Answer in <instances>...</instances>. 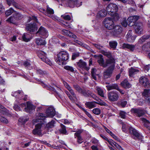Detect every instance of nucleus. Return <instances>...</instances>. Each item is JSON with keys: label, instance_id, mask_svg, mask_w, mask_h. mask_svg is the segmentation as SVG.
I'll list each match as a JSON object with an SVG mask.
<instances>
[{"label": "nucleus", "instance_id": "obj_48", "mask_svg": "<svg viewBox=\"0 0 150 150\" xmlns=\"http://www.w3.org/2000/svg\"><path fill=\"white\" fill-rule=\"evenodd\" d=\"M64 68L67 71L71 72H74V68L72 66L67 65L64 67Z\"/></svg>", "mask_w": 150, "mask_h": 150}, {"label": "nucleus", "instance_id": "obj_30", "mask_svg": "<svg viewBox=\"0 0 150 150\" xmlns=\"http://www.w3.org/2000/svg\"><path fill=\"white\" fill-rule=\"evenodd\" d=\"M36 44L38 45H44L46 44L45 40L40 38H38L35 39Z\"/></svg>", "mask_w": 150, "mask_h": 150}, {"label": "nucleus", "instance_id": "obj_58", "mask_svg": "<svg viewBox=\"0 0 150 150\" xmlns=\"http://www.w3.org/2000/svg\"><path fill=\"white\" fill-rule=\"evenodd\" d=\"M100 110L98 108L94 109L93 110V112L95 114L98 115L100 113Z\"/></svg>", "mask_w": 150, "mask_h": 150}, {"label": "nucleus", "instance_id": "obj_53", "mask_svg": "<svg viewBox=\"0 0 150 150\" xmlns=\"http://www.w3.org/2000/svg\"><path fill=\"white\" fill-rule=\"evenodd\" d=\"M122 129L123 132L126 133L128 129V128L127 125L124 123H122Z\"/></svg>", "mask_w": 150, "mask_h": 150}, {"label": "nucleus", "instance_id": "obj_22", "mask_svg": "<svg viewBox=\"0 0 150 150\" xmlns=\"http://www.w3.org/2000/svg\"><path fill=\"white\" fill-rule=\"evenodd\" d=\"M81 132L79 131L74 134L75 138H77V142L79 144L83 142V139L81 136Z\"/></svg>", "mask_w": 150, "mask_h": 150}, {"label": "nucleus", "instance_id": "obj_32", "mask_svg": "<svg viewBox=\"0 0 150 150\" xmlns=\"http://www.w3.org/2000/svg\"><path fill=\"white\" fill-rule=\"evenodd\" d=\"M45 15L50 17H51V15L54 13V10L48 6H47L46 11Z\"/></svg>", "mask_w": 150, "mask_h": 150}, {"label": "nucleus", "instance_id": "obj_4", "mask_svg": "<svg viewBox=\"0 0 150 150\" xmlns=\"http://www.w3.org/2000/svg\"><path fill=\"white\" fill-rule=\"evenodd\" d=\"M108 97L109 100L110 101L114 102L118 100L119 96L117 92L112 91L108 93Z\"/></svg>", "mask_w": 150, "mask_h": 150}, {"label": "nucleus", "instance_id": "obj_34", "mask_svg": "<svg viewBox=\"0 0 150 150\" xmlns=\"http://www.w3.org/2000/svg\"><path fill=\"white\" fill-rule=\"evenodd\" d=\"M96 89L97 90L98 94L99 95L102 97L105 98H106V97H105L104 95L103 91L102 88H101L97 86L96 87Z\"/></svg>", "mask_w": 150, "mask_h": 150}, {"label": "nucleus", "instance_id": "obj_17", "mask_svg": "<svg viewBox=\"0 0 150 150\" xmlns=\"http://www.w3.org/2000/svg\"><path fill=\"white\" fill-rule=\"evenodd\" d=\"M46 117H47L46 115H45L43 113L37 112L36 113V119L33 120V122L34 123L38 121L37 120H44Z\"/></svg>", "mask_w": 150, "mask_h": 150}, {"label": "nucleus", "instance_id": "obj_27", "mask_svg": "<svg viewBox=\"0 0 150 150\" xmlns=\"http://www.w3.org/2000/svg\"><path fill=\"white\" fill-rule=\"evenodd\" d=\"M23 41L25 42H28L31 39L30 34L27 33H24L22 36Z\"/></svg>", "mask_w": 150, "mask_h": 150}, {"label": "nucleus", "instance_id": "obj_42", "mask_svg": "<svg viewBox=\"0 0 150 150\" xmlns=\"http://www.w3.org/2000/svg\"><path fill=\"white\" fill-rule=\"evenodd\" d=\"M142 95L146 98H147L150 96V91L149 89H145L142 93Z\"/></svg>", "mask_w": 150, "mask_h": 150}, {"label": "nucleus", "instance_id": "obj_36", "mask_svg": "<svg viewBox=\"0 0 150 150\" xmlns=\"http://www.w3.org/2000/svg\"><path fill=\"white\" fill-rule=\"evenodd\" d=\"M122 47L124 48H127L131 51H133L135 48V46L127 44L124 43L123 44Z\"/></svg>", "mask_w": 150, "mask_h": 150}, {"label": "nucleus", "instance_id": "obj_5", "mask_svg": "<svg viewBox=\"0 0 150 150\" xmlns=\"http://www.w3.org/2000/svg\"><path fill=\"white\" fill-rule=\"evenodd\" d=\"M123 31L122 27L119 25L115 26L112 31L111 33L115 37H118L121 34Z\"/></svg>", "mask_w": 150, "mask_h": 150}, {"label": "nucleus", "instance_id": "obj_7", "mask_svg": "<svg viewBox=\"0 0 150 150\" xmlns=\"http://www.w3.org/2000/svg\"><path fill=\"white\" fill-rule=\"evenodd\" d=\"M37 54L39 57L43 62L50 65L52 64L51 61L46 57L45 54L43 51H37Z\"/></svg>", "mask_w": 150, "mask_h": 150}, {"label": "nucleus", "instance_id": "obj_8", "mask_svg": "<svg viewBox=\"0 0 150 150\" xmlns=\"http://www.w3.org/2000/svg\"><path fill=\"white\" fill-rule=\"evenodd\" d=\"M45 125L43 123H38L35 125V127L33 131V133L34 134H38L41 136L42 135L41 132L42 131V128L44 127Z\"/></svg>", "mask_w": 150, "mask_h": 150}, {"label": "nucleus", "instance_id": "obj_26", "mask_svg": "<svg viewBox=\"0 0 150 150\" xmlns=\"http://www.w3.org/2000/svg\"><path fill=\"white\" fill-rule=\"evenodd\" d=\"M35 109V106L30 102L27 103V107L25 108V111L28 112L29 110H32Z\"/></svg>", "mask_w": 150, "mask_h": 150}, {"label": "nucleus", "instance_id": "obj_56", "mask_svg": "<svg viewBox=\"0 0 150 150\" xmlns=\"http://www.w3.org/2000/svg\"><path fill=\"white\" fill-rule=\"evenodd\" d=\"M61 17L62 18L66 20L69 21L71 19V17L70 16L65 14L62 15Z\"/></svg>", "mask_w": 150, "mask_h": 150}, {"label": "nucleus", "instance_id": "obj_10", "mask_svg": "<svg viewBox=\"0 0 150 150\" xmlns=\"http://www.w3.org/2000/svg\"><path fill=\"white\" fill-rule=\"evenodd\" d=\"M37 33H39L40 36L43 38H47L48 35L46 29L42 26H41L39 28Z\"/></svg>", "mask_w": 150, "mask_h": 150}, {"label": "nucleus", "instance_id": "obj_21", "mask_svg": "<svg viewBox=\"0 0 150 150\" xmlns=\"http://www.w3.org/2000/svg\"><path fill=\"white\" fill-rule=\"evenodd\" d=\"M68 6L71 7H73L74 6L79 7L81 5V3H78V0H69L68 1Z\"/></svg>", "mask_w": 150, "mask_h": 150}, {"label": "nucleus", "instance_id": "obj_43", "mask_svg": "<svg viewBox=\"0 0 150 150\" xmlns=\"http://www.w3.org/2000/svg\"><path fill=\"white\" fill-rule=\"evenodd\" d=\"M97 71V69L96 68H93L91 69V75L93 78L95 80H96V72Z\"/></svg>", "mask_w": 150, "mask_h": 150}, {"label": "nucleus", "instance_id": "obj_44", "mask_svg": "<svg viewBox=\"0 0 150 150\" xmlns=\"http://www.w3.org/2000/svg\"><path fill=\"white\" fill-rule=\"evenodd\" d=\"M13 15L17 21L22 19L23 17V16L19 13H15Z\"/></svg>", "mask_w": 150, "mask_h": 150}, {"label": "nucleus", "instance_id": "obj_45", "mask_svg": "<svg viewBox=\"0 0 150 150\" xmlns=\"http://www.w3.org/2000/svg\"><path fill=\"white\" fill-rule=\"evenodd\" d=\"M23 94V91H18L14 92H12L11 94L12 96L15 97L17 98L18 95H21Z\"/></svg>", "mask_w": 150, "mask_h": 150}, {"label": "nucleus", "instance_id": "obj_46", "mask_svg": "<svg viewBox=\"0 0 150 150\" xmlns=\"http://www.w3.org/2000/svg\"><path fill=\"white\" fill-rule=\"evenodd\" d=\"M36 71L37 73L42 76L45 75L47 74V71H43L40 69H37Z\"/></svg>", "mask_w": 150, "mask_h": 150}, {"label": "nucleus", "instance_id": "obj_55", "mask_svg": "<svg viewBox=\"0 0 150 150\" xmlns=\"http://www.w3.org/2000/svg\"><path fill=\"white\" fill-rule=\"evenodd\" d=\"M79 52H78L73 53L72 56V59L73 60L75 59L77 57L79 56Z\"/></svg>", "mask_w": 150, "mask_h": 150}, {"label": "nucleus", "instance_id": "obj_6", "mask_svg": "<svg viewBox=\"0 0 150 150\" xmlns=\"http://www.w3.org/2000/svg\"><path fill=\"white\" fill-rule=\"evenodd\" d=\"M106 10L108 14L110 15L116 13L118 10V7L116 4L111 3L107 6Z\"/></svg>", "mask_w": 150, "mask_h": 150}, {"label": "nucleus", "instance_id": "obj_24", "mask_svg": "<svg viewBox=\"0 0 150 150\" xmlns=\"http://www.w3.org/2000/svg\"><path fill=\"white\" fill-rule=\"evenodd\" d=\"M7 4L9 6H11V4L14 6L15 8L18 9H21V6L16 2H15L13 0H6Z\"/></svg>", "mask_w": 150, "mask_h": 150}, {"label": "nucleus", "instance_id": "obj_63", "mask_svg": "<svg viewBox=\"0 0 150 150\" xmlns=\"http://www.w3.org/2000/svg\"><path fill=\"white\" fill-rule=\"evenodd\" d=\"M102 53L104 55L106 56L109 58L110 57L112 56L111 53L110 52H105V51H103L102 52Z\"/></svg>", "mask_w": 150, "mask_h": 150}, {"label": "nucleus", "instance_id": "obj_57", "mask_svg": "<svg viewBox=\"0 0 150 150\" xmlns=\"http://www.w3.org/2000/svg\"><path fill=\"white\" fill-rule=\"evenodd\" d=\"M0 121L6 124L8 123V121L6 118L1 116H0Z\"/></svg>", "mask_w": 150, "mask_h": 150}, {"label": "nucleus", "instance_id": "obj_18", "mask_svg": "<svg viewBox=\"0 0 150 150\" xmlns=\"http://www.w3.org/2000/svg\"><path fill=\"white\" fill-rule=\"evenodd\" d=\"M114 60V59L113 58H110L109 59H107L106 61V62L105 63L103 58L100 57L98 59V62L100 66L104 67H105L107 66H110V65L111 64L110 63L109 64H107V61L108 60Z\"/></svg>", "mask_w": 150, "mask_h": 150}, {"label": "nucleus", "instance_id": "obj_15", "mask_svg": "<svg viewBox=\"0 0 150 150\" xmlns=\"http://www.w3.org/2000/svg\"><path fill=\"white\" fill-rule=\"evenodd\" d=\"M46 114L47 117H53L55 114L54 109L52 107H49L46 111Z\"/></svg>", "mask_w": 150, "mask_h": 150}, {"label": "nucleus", "instance_id": "obj_29", "mask_svg": "<svg viewBox=\"0 0 150 150\" xmlns=\"http://www.w3.org/2000/svg\"><path fill=\"white\" fill-rule=\"evenodd\" d=\"M85 105L89 109L93 108L96 106V102L95 101L86 102L85 103Z\"/></svg>", "mask_w": 150, "mask_h": 150}, {"label": "nucleus", "instance_id": "obj_62", "mask_svg": "<svg viewBox=\"0 0 150 150\" xmlns=\"http://www.w3.org/2000/svg\"><path fill=\"white\" fill-rule=\"evenodd\" d=\"M120 117L122 118L125 119V118L127 114L126 113L123 111H121L120 112Z\"/></svg>", "mask_w": 150, "mask_h": 150}, {"label": "nucleus", "instance_id": "obj_2", "mask_svg": "<svg viewBox=\"0 0 150 150\" xmlns=\"http://www.w3.org/2000/svg\"><path fill=\"white\" fill-rule=\"evenodd\" d=\"M107 62V64L110 63L111 64L109 66V67L104 71L103 74V77L105 79H107L111 76L115 67V60H108Z\"/></svg>", "mask_w": 150, "mask_h": 150}, {"label": "nucleus", "instance_id": "obj_54", "mask_svg": "<svg viewBox=\"0 0 150 150\" xmlns=\"http://www.w3.org/2000/svg\"><path fill=\"white\" fill-rule=\"evenodd\" d=\"M3 110H0V112L4 115H7L9 113V111L4 107L2 109Z\"/></svg>", "mask_w": 150, "mask_h": 150}, {"label": "nucleus", "instance_id": "obj_14", "mask_svg": "<svg viewBox=\"0 0 150 150\" xmlns=\"http://www.w3.org/2000/svg\"><path fill=\"white\" fill-rule=\"evenodd\" d=\"M76 64L78 67L83 70L88 71L89 70V68L87 67L86 63L81 59L79 60Z\"/></svg>", "mask_w": 150, "mask_h": 150}, {"label": "nucleus", "instance_id": "obj_12", "mask_svg": "<svg viewBox=\"0 0 150 150\" xmlns=\"http://www.w3.org/2000/svg\"><path fill=\"white\" fill-rule=\"evenodd\" d=\"M140 83L144 86L147 88L150 87V83L147 78L142 76L139 79Z\"/></svg>", "mask_w": 150, "mask_h": 150}, {"label": "nucleus", "instance_id": "obj_59", "mask_svg": "<svg viewBox=\"0 0 150 150\" xmlns=\"http://www.w3.org/2000/svg\"><path fill=\"white\" fill-rule=\"evenodd\" d=\"M74 87L79 93H81L83 90L78 85H74Z\"/></svg>", "mask_w": 150, "mask_h": 150}, {"label": "nucleus", "instance_id": "obj_31", "mask_svg": "<svg viewBox=\"0 0 150 150\" xmlns=\"http://www.w3.org/2000/svg\"><path fill=\"white\" fill-rule=\"evenodd\" d=\"M103 23L105 26H108V25L109 23L112 24L113 22L111 18H107L105 19Z\"/></svg>", "mask_w": 150, "mask_h": 150}, {"label": "nucleus", "instance_id": "obj_60", "mask_svg": "<svg viewBox=\"0 0 150 150\" xmlns=\"http://www.w3.org/2000/svg\"><path fill=\"white\" fill-rule=\"evenodd\" d=\"M98 101V102H96V104H97L102 106H108V105L106 103L102 101L101 100H99V101Z\"/></svg>", "mask_w": 150, "mask_h": 150}, {"label": "nucleus", "instance_id": "obj_35", "mask_svg": "<svg viewBox=\"0 0 150 150\" xmlns=\"http://www.w3.org/2000/svg\"><path fill=\"white\" fill-rule=\"evenodd\" d=\"M141 120L144 123V126L148 129H150V122L144 118H141Z\"/></svg>", "mask_w": 150, "mask_h": 150}, {"label": "nucleus", "instance_id": "obj_64", "mask_svg": "<svg viewBox=\"0 0 150 150\" xmlns=\"http://www.w3.org/2000/svg\"><path fill=\"white\" fill-rule=\"evenodd\" d=\"M23 65L25 67H30V62L28 60H26L24 62Z\"/></svg>", "mask_w": 150, "mask_h": 150}, {"label": "nucleus", "instance_id": "obj_50", "mask_svg": "<svg viewBox=\"0 0 150 150\" xmlns=\"http://www.w3.org/2000/svg\"><path fill=\"white\" fill-rule=\"evenodd\" d=\"M80 108L85 112V113L91 119L94 121V119L91 115L88 113L86 110L82 107H80Z\"/></svg>", "mask_w": 150, "mask_h": 150}, {"label": "nucleus", "instance_id": "obj_23", "mask_svg": "<svg viewBox=\"0 0 150 150\" xmlns=\"http://www.w3.org/2000/svg\"><path fill=\"white\" fill-rule=\"evenodd\" d=\"M133 112L137 115L139 117L144 114L145 112V111L144 110L141 109H134Z\"/></svg>", "mask_w": 150, "mask_h": 150}, {"label": "nucleus", "instance_id": "obj_51", "mask_svg": "<svg viewBox=\"0 0 150 150\" xmlns=\"http://www.w3.org/2000/svg\"><path fill=\"white\" fill-rule=\"evenodd\" d=\"M110 15L112 16V19L115 21L118 20L119 18L118 14L116 13Z\"/></svg>", "mask_w": 150, "mask_h": 150}, {"label": "nucleus", "instance_id": "obj_9", "mask_svg": "<svg viewBox=\"0 0 150 150\" xmlns=\"http://www.w3.org/2000/svg\"><path fill=\"white\" fill-rule=\"evenodd\" d=\"M135 33L138 35L143 33V25L142 23H137L134 26Z\"/></svg>", "mask_w": 150, "mask_h": 150}, {"label": "nucleus", "instance_id": "obj_28", "mask_svg": "<svg viewBox=\"0 0 150 150\" xmlns=\"http://www.w3.org/2000/svg\"><path fill=\"white\" fill-rule=\"evenodd\" d=\"M139 72V71L136 69L131 67L129 70V75L130 76L132 77L135 74Z\"/></svg>", "mask_w": 150, "mask_h": 150}, {"label": "nucleus", "instance_id": "obj_20", "mask_svg": "<svg viewBox=\"0 0 150 150\" xmlns=\"http://www.w3.org/2000/svg\"><path fill=\"white\" fill-rule=\"evenodd\" d=\"M62 33L64 35H67L74 39L77 38L76 36L71 32L66 30H62Z\"/></svg>", "mask_w": 150, "mask_h": 150}, {"label": "nucleus", "instance_id": "obj_16", "mask_svg": "<svg viewBox=\"0 0 150 150\" xmlns=\"http://www.w3.org/2000/svg\"><path fill=\"white\" fill-rule=\"evenodd\" d=\"M65 87L69 91V93L75 99H77L76 94L69 84L64 80L62 81Z\"/></svg>", "mask_w": 150, "mask_h": 150}, {"label": "nucleus", "instance_id": "obj_41", "mask_svg": "<svg viewBox=\"0 0 150 150\" xmlns=\"http://www.w3.org/2000/svg\"><path fill=\"white\" fill-rule=\"evenodd\" d=\"M149 38V35H144L140 38L139 41V43L142 44L146 40Z\"/></svg>", "mask_w": 150, "mask_h": 150}, {"label": "nucleus", "instance_id": "obj_37", "mask_svg": "<svg viewBox=\"0 0 150 150\" xmlns=\"http://www.w3.org/2000/svg\"><path fill=\"white\" fill-rule=\"evenodd\" d=\"M107 14V12L105 10H102L99 11L97 14V16L100 17L105 16Z\"/></svg>", "mask_w": 150, "mask_h": 150}, {"label": "nucleus", "instance_id": "obj_25", "mask_svg": "<svg viewBox=\"0 0 150 150\" xmlns=\"http://www.w3.org/2000/svg\"><path fill=\"white\" fill-rule=\"evenodd\" d=\"M106 87L108 91L112 90H118V86L117 84L114 83L107 85Z\"/></svg>", "mask_w": 150, "mask_h": 150}, {"label": "nucleus", "instance_id": "obj_33", "mask_svg": "<svg viewBox=\"0 0 150 150\" xmlns=\"http://www.w3.org/2000/svg\"><path fill=\"white\" fill-rule=\"evenodd\" d=\"M120 84L123 87L125 88H129L131 87L127 79H125Z\"/></svg>", "mask_w": 150, "mask_h": 150}, {"label": "nucleus", "instance_id": "obj_40", "mask_svg": "<svg viewBox=\"0 0 150 150\" xmlns=\"http://www.w3.org/2000/svg\"><path fill=\"white\" fill-rule=\"evenodd\" d=\"M142 50L145 51L150 50V42L145 44L142 47Z\"/></svg>", "mask_w": 150, "mask_h": 150}, {"label": "nucleus", "instance_id": "obj_39", "mask_svg": "<svg viewBox=\"0 0 150 150\" xmlns=\"http://www.w3.org/2000/svg\"><path fill=\"white\" fill-rule=\"evenodd\" d=\"M54 120H52L50 122L47 124L45 129H49L50 128H53L54 127Z\"/></svg>", "mask_w": 150, "mask_h": 150}, {"label": "nucleus", "instance_id": "obj_38", "mask_svg": "<svg viewBox=\"0 0 150 150\" xmlns=\"http://www.w3.org/2000/svg\"><path fill=\"white\" fill-rule=\"evenodd\" d=\"M6 21L8 22L14 24H15L16 23V22L17 21L13 14L12 16H11L10 18H8L6 20Z\"/></svg>", "mask_w": 150, "mask_h": 150}, {"label": "nucleus", "instance_id": "obj_19", "mask_svg": "<svg viewBox=\"0 0 150 150\" xmlns=\"http://www.w3.org/2000/svg\"><path fill=\"white\" fill-rule=\"evenodd\" d=\"M132 31L131 30H129L126 35L127 40L128 42H133L136 38V36H132Z\"/></svg>", "mask_w": 150, "mask_h": 150}, {"label": "nucleus", "instance_id": "obj_47", "mask_svg": "<svg viewBox=\"0 0 150 150\" xmlns=\"http://www.w3.org/2000/svg\"><path fill=\"white\" fill-rule=\"evenodd\" d=\"M109 44L111 47L115 48L117 46V43L116 41H112L110 42Z\"/></svg>", "mask_w": 150, "mask_h": 150}, {"label": "nucleus", "instance_id": "obj_1", "mask_svg": "<svg viewBox=\"0 0 150 150\" xmlns=\"http://www.w3.org/2000/svg\"><path fill=\"white\" fill-rule=\"evenodd\" d=\"M57 58L55 61L59 65H64L66 61L69 58V54L66 51H61L57 54Z\"/></svg>", "mask_w": 150, "mask_h": 150}, {"label": "nucleus", "instance_id": "obj_3", "mask_svg": "<svg viewBox=\"0 0 150 150\" xmlns=\"http://www.w3.org/2000/svg\"><path fill=\"white\" fill-rule=\"evenodd\" d=\"M31 19L33 20V21L26 25L25 29L27 31L29 32L30 33L34 32L37 30L38 27L37 23H38L36 17L32 16L30 18Z\"/></svg>", "mask_w": 150, "mask_h": 150}, {"label": "nucleus", "instance_id": "obj_52", "mask_svg": "<svg viewBox=\"0 0 150 150\" xmlns=\"http://www.w3.org/2000/svg\"><path fill=\"white\" fill-rule=\"evenodd\" d=\"M14 11V10L11 8L9 10L6 11L5 14L6 16H8L13 13Z\"/></svg>", "mask_w": 150, "mask_h": 150}, {"label": "nucleus", "instance_id": "obj_11", "mask_svg": "<svg viewBox=\"0 0 150 150\" xmlns=\"http://www.w3.org/2000/svg\"><path fill=\"white\" fill-rule=\"evenodd\" d=\"M129 130L130 133L134 136V137L133 138L134 139H141L142 138V136L135 129L132 127H130Z\"/></svg>", "mask_w": 150, "mask_h": 150}, {"label": "nucleus", "instance_id": "obj_49", "mask_svg": "<svg viewBox=\"0 0 150 150\" xmlns=\"http://www.w3.org/2000/svg\"><path fill=\"white\" fill-rule=\"evenodd\" d=\"M59 131L61 133L65 134L67 133L65 127L64 125H61V128L59 129Z\"/></svg>", "mask_w": 150, "mask_h": 150}, {"label": "nucleus", "instance_id": "obj_13", "mask_svg": "<svg viewBox=\"0 0 150 150\" xmlns=\"http://www.w3.org/2000/svg\"><path fill=\"white\" fill-rule=\"evenodd\" d=\"M139 16H132L129 17L127 19V22H129V23L128 25L130 26H132L134 25L135 23L138 20L139 18Z\"/></svg>", "mask_w": 150, "mask_h": 150}, {"label": "nucleus", "instance_id": "obj_61", "mask_svg": "<svg viewBox=\"0 0 150 150\" xmlns=\"http://www.w3.org/2000/svg\"><path fill=\"white\" fill-rule=\"evenodd\" d=\"M21 94V95H18L17 98H18L20 100L23 99L24 100H26L27 99L26 96H25L24 97H23V94Z\"/></svg>", "mask_w": 150, "mask_h": 150}]
</instances>
